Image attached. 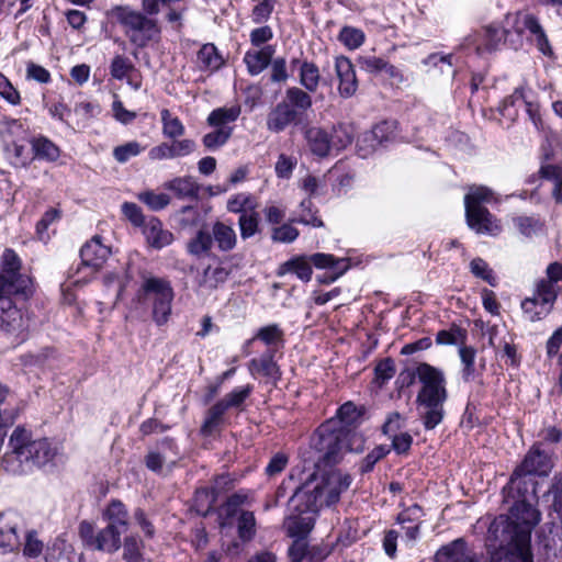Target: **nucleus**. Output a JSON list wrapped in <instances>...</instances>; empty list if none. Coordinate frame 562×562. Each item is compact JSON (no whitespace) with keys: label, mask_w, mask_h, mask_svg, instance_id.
I'll return each mask as SVG.
<instances>
[{"label":"nucleus","mask_w":562,"mask_h":562,"mask_svg":"<svg viewBox=\"0 0 562 562\" xmlns=\"http://www.w3.org/2000/svg\"><path fill=\"white\" fill-rule=\"evenodd\" d=\"M162 134L168 138H177L184 134V126L178 116L171 114L168 109L160 112Z\"/></svg>","instance_id":"obj_38"},{"label":"nucleus","mask_w":562,"mask_h":562,"mask_svg":"<svg viewBox=\"0 0 562 562\" xmlns=\"http://www.w3.org/2000/svg\"><path fill=\"white\" fill-rule=\"evenodd\" d=\"M435 560L436 562H476L462 538L441 547L437 551Z\"/></svg>","instance_id":"obj_19"},{"label":"nucleus","mask_w":562,"mask_h":562,"mask_svg":"<svg viewBox=\"0 0 562 562\" xmlns=\"http://www.w3.org/2000/svg\"><path fill=\"white\" fill-rule=\"evenodd\" d=\"M134 70V65L127 57L116 55L111 63L110 74L113 78L122 80L128 77V74Z\"/></svg>","instance_id":"obj_53"},{"label":"nucleus","mask_w":562,"mask_h":562,"mask_svg":"<svg viewBox=\"0 0 562 562\" xmlns=\"http://www.w3.org/2000/svg\"><path fill=\"white\" fill-rule=\"evenodd\" d=\"M274 46L266 45L259 49L247 50L244 55V63L251 76L261 74L271 63L274 55Z\"/></svg>","instance_id":"obj_20"},{"label":"nucleus","mask_w":562,"mask_h":562,"mask_svg":"<svg viewBox=\"0 0 562 562\" xmlns=\"http://www.w3.org/2000/svg\"><path fill=\"white\" fill-rule=\"evenodd\" d=\"M561 288L546 279L537 282L533 295L521 303V308L529 321L537 322L549 315L557 301Z\"/></svg>","instance_id":"obj_11"},{"label":"nucleus","mask_w":562,"mask_h":562,"mask_svg":"<svg viewBox=\"0 0 562 562\" xmlns=\"http://www.w3.org/2000/svg\"><path fill=\"white\" fill-rule=\"evenodd\" d=\"M518 22L521 23L524 27L530 32V34L533 36L532 41L536 43L538 49L542 54H552L547 35L544 34L539 21L533 15L524 14L518 18Z\"/></svg>","instance_id":"obj_28"},{"label":"nucleus","mask_w":562,"mask_h":562,"mask_svg":"<svg viewBox=\"0 0 562 562\" xmlns=\"http://www.w3.org/2000/svg\"><path fill=\"white\" fill-rule=\"evenodd\" d=\"M493 200V191L486 187H472L464 198L468 225L479 234L495 235L501 226L488 210L482 206Z\"/></svg>","instance_id":"obj_9"},{"label":"nucleus","mask_w":562,"mask_h":562,"mask_svg":"<svg viewBox=\"0 0 562 562\" xmlns=\"http://www.w3.org/2000/svg\"><path fill=\"white\" fill-rule=\"evenodd\" d=\"M353 140V128L348 124H338L330 135L331 148L342 149Z\"/></svg>","instance_id":"obj_43"},{"label":"nucleus","mask_w":562,"mask_h":562,"mask_svg":"<svg viewBox=\"0 0 562 562\" xmlns=\"http://www.w3.org/2000/svg\"><path fill=\"white\" fill-rule=\"evenodd\" d=\"M552 468V461L549 453L540 449V445H535L519 467L512 474L507 485L509 492L517 491L520 493L521 485H526L527 481L524 476L528 474L547 475Z\"/></svg>","instance_id":"obj_12"},{"label":"nucleus","mask_w":562,"mask_h":562,"mask_svg":"<svg viewBox=\"0 0 562 562\" xmlns=\"http://www.w3.org/2000/svg\"><path fill=\"white\" fill-rule=\"evenodd\" d=\"M527 95L524 88H517L514 93L507 97L502 104L501 112L504 116L514 119L517 115L516 108L524 105Z\"/></svg>","instance_id":"obj_48"},{"label":"nucleus","mask_w":562,"mask_h":562,"mask_svg":"<svg viewBox=\"0 0 562 562\" xmlns=\"http://www.w3.org/2000/svg\"><path fill=\"white\" fill-rule=\"evenodd\" d=\"M111 254L108 246L103 245L99 236L92 237L80 249V258L85 268L92 272L99 270Z\"/></svg>","instance_id":"obj_15"},{"label":"nucleus","mask_w":562,"mask_h":562,"mask_svg":"<svg viewBox=\"0 0 562 562\" xmlns=\"http://www.w3.org/2000/svg\"><path fill=\"white\" fill-rule=\"evenodd\" d=\"M173 299L175 291L169 280L143 273L139 286L130 304V315L145 319L150 312L153 322L158 327L164 326L171 317Z\"/></svg>","instance_id":"obj_4"},{"label":"nucleus","mask_w":562,"mask_h":562,"mask_svg":"<svg viewBox=\"0 0 562 562\" xmlns=\"http://www.w3.org/2000/svg\"><path fill=\"white\" fill-rule=\"evenodd\" d=\"M297 116L312 108L313 101L308 91L297 87L286 89L285 97L282 100Z\"/></svg>","instance_id":"obj_29"},{"label":"nucleus","mask_w":562,"mask_h":562,"mask_svg":"<svg viewBox=\"0 0 562 562\" xmlns=\"http://www.w3.org/2000/svg\"><path fill=\"white\" fill-rule=\"evenodd\" d=\"M20 270L21 260L18 255L5 249L0 266V328L9 336L23 339L27 324L12 296L26 295L31 291L32 280Z\"/></svg>","instance_id":"obj_1"},{"label":"nucleus","mask_w":562,"mask_h":562,"mask_svg":"<svg viewBox=\"0 0 562 562\" xmlns=\"http://www.w3.org/2000/svg\"><path fill=\"white\" fill-rule=\"evenodd\" d=\"M10 451L2 458V467L7 472L20 474L33 465L44 467L58 454L59 448L48 439L32 440L31 432L18 427L9 440Z\"/></svg>","instance_id":"obj_5"},{"label":"nucleus","mask_w":562,"mask_h":562,"mask_svg":"<svg viewBox=\"0 0 562 562\" xmlns=\"http://www.w3.org/2000/svg\"><path fill=\"white\" fill-rule=\"evenodd\" d=\"M467 337L465 330L453 327L450 330H440L437 334V342L440 345H457L462 344Z\"/></svg>","instance_id":"obj_61"},{"label":"nucleus","mask_w":562,"mask_h":562,"mask_svg":"<svg viewBox=\"0 0 562 562\" xmlns=\"http://www.w3.org/2000/svg\"><path fill=\"white\" fill-rule=\"evenodd\" d=\"M144 149L145 147H143L138 142L132 140L116 146L113 149V157L117 162L124 164L131 158L138 156Z\"/></svg>","instance_id":"obj_49"},{"label":"nucleus","mask_w":562,"mask_h":562,"mask_svg":"<svg viewBox=\"0 0 562 562\" xmlns=\"http://www.w3.org/2000/svg\"><path fill=\"white\" fill-rule=\"evenodd\" d=\"M228 408L222 401L215 403L206 413L205 420L202 425V432L204 435H211L215 428L221 424L222 417Z\"/></svg>","instance_id":"obj_39"},{"label":"nucleus","mask_w":562,"mask_h":562,"mask_svg":"<svg viewBox=\"0 0 562 562\" xmlns=\"http://www.w3.org/2000/svg\"><path fill=\"white\" fill-rule=\"evenodd\" d=\"M311 265L312 261L310 257L301 256L292 258L280 266L279 276L294 273L300 280L308 282L313 273Z\"/></svg>","instance_id":"obj_30"},{"label":"nucleus","mask_w":562,"mask_h":562,"mask_svg":"<svg viewBox=\"0 0 562 562\" xmlns=\"http://www.w3.org/2000/svg\"><path fill=\"white\" fill-rule=\"evenodd\" d=\"M142 548L143 543L139 538L133 535L127 536L123 542V559L126 562H142Z\"/></svg>","instance_id":"obj_46"},{"label":"nucleus","mask_w":562,"mask_h":562,"mask_svg":"<svg viewBox=\"0 0 562 562\" xmlns=\"http://www.w3.org/2000/svg\"><path fill=\"white\" fill-rule=\"evenodd\" d=\"M78 533L83 546L91 550L113 554L122 547V530L113 529V526L95 532L93 524L83 520L79 524Z\"/></svg>","instance_id":"obj_10"},{"label":"nucleus","mask_w":562,"mask_h":562,"mask_svg":"<svg viewBox=\"0 0 562 562\" xmlns=\"http://www.w3.org/2000/svg\"><path fill=\"white\" fill-rule=\"evenodd\" d=\"M299 116L283 101L278 103L268 114L267 128L272 133L284 131Z\"/></svg>","instance_id":"obj_22"},{"label":"nucleus","mask_w":562,"mask_h":562,"mask_svg":"<svg viewBox=\"0 0 562 562\" xmlns=\"http://www.w3.org/2000/svg\"><path fill=\"white\" fill-rule=\"evenodd\" d=\"M339 41L349 49H356L363 44L364 33L360 29L345 26L339 33Z\"/></svg>","instance_id":"obj_50"},{"label":"nucleus","mask_w":562,"mask_h":562,"mask_svg":"<svg viewBox=\"0 0 562 562\" xmlns=\"http://www.w3.org/2000/svg\"><path fill=\"white\" fill-rule=\"evenodd\" d=\"M213 245L212 234L205 229H199L195 236L188 243V251L193 256L207 254Z\"/></svg>","instance_id":"obj_37"},{"label":"nucleus","mask_w":562,"mask_h":562,"mask_svg":"<svg viewBox=\"0 0 562 562\" xmlns=\"http://www.w3.org/2000/svg\"><path fill=\"white\" fill-rule=\"evenodd\" d=\"M33 159L56 161L60 157V148L46 136H35L30 140Z\"/></svg>","instance_id":"obj_27"},{"label":"nucleus","mask_w":562,"mask_h":562,"mask_svg":"<svg viewBox=\"0 0 562 562\" xmlns=\"http://www.w3.org/2000/svg\"><path fill=\"white\" fill-rule=\"evenodd\" d=\"M225 59L212 43L204 44L196 55V65L201 71L214 72L222 68Z\"/></svg>","instance_id":"obj_24"},{"label":"nucleus","mask_w":562,"mask_h":562,"mask_svg":"<svg viewBox=\"0 0 562 562\" xmlns=\"http://www.w3.org/2000/svg\"><path fill=\"white\" fill-rule=\"evenodd\" d=\"M103 518L108 521L106 526H113V529L125 532L128 528V512L125 505L119 499H112L103 512Z\"/></svg>","instance_id":"obj_26"},{"label":"nucleus","mask_w":562,"mask_h":562,"mask_svg":"<svg viewBox=\"0 0 562 562\" xmlns=\"http://www.w3.org/2000/svg\"><path fill=\"white\" fill-rule=\"evenodd\" d=\"M257 203L254 201L250 194L238 193L232 196L227 202V210L232 213H249L256 210Z\"/></svg>","instance_id":"obj_44"},{"label":"nucleus","mask_w":562,"mask_h":562,"mask_svg":"<svg viewBox=\"0 0 562 562\" xmlns=\"http://www.w3.org/2000/svg\"><path fill=\"white\" fill-rule=\"evenodd\" d=\"M422 384L416 403L424 427L427 430L436 428L445 417V403L448 398L446 378L442 371L428 364L420 363L412 371L400 374L403 385H412L415 379Z\"/></svg>","instance_id":"obj_3"},{"label":"nucleus","mask_w":562,"mask_h":562,"mask_svg":"<svg viewBox=\"0 0 562 562\" xmlns=\"http://www.w3.org/2000/svg\"><path fill=\"white\" fill-rule=\"evenodd\" d=\"M301 213L297 220H293V222H297L304 225H311L314 227H323V221L316 215V212L313 211V203L310 199H305L301 202Z\"/></svg>","instance_id":"obj_51"},{"label":"nucleus","mask_w":562,"mask_h":562,"mask_svg":"<svg viewBox=\"0 0 562 562\" xmlns=\"http://www.w3.org/2000/svg\"><path fill=\"white\" fill-rule=\"evenodd\" d=\"M211 234L213 243L215 241L218 249L222 251H229L234 249L237 244L235 229L223 222L214 223Z\"/></svg>","instance_id":"obj_31"},{"label":"nucleus","mask_w":562,"mask_h":562,"mask_svg":"<svg viewBox=\"0 0 562 562\" xmlns=\"http://www.w3.org/2000/svg\"><path fill=\"white\" fill-rule=\"evenodd\" d=\"M238 535L241 540L249 541L256 533V519L252 512L241 510L237 519Z\"/></svg>","instance_id":"obj_45"},{"label":"nucleus","mask_w":562,"mask_h":562,"mask_svg":"<svg viewBox=\"0 0 562 562\" xmlns=\"http://www.w3.org/2000/svg\"><path fill=\"white\" fill-rule=\"evenodd\" d=\"M375 380L380 384H384L386 381L391 380L395 374V364L394 361L390 358H386L380 361L375 369Z\"/></svg>","instance_id":"obj_64"},{"label":"nucleus","mask_w":562,"mask_h":562,"mask_svg":"<svg viewBox=\"0 0 562 562\" xmlns=\"http://www.w3.org/2000/svg\"><path fill=\"white\" fill-rule=\"evenodd\" d=\"M360 417L357 406L352 402L341 405L335 418L322 424L312 438V447L319 453L327 464L337 463L346 451L357 450L361 438L349 426Z\"/></svg>","instance_id":"obj_2"},{"label":"nucleus","mask_w":562,"mask_h":562,"mask_svg":"<svg viewBox=\"0 0 562 562\" xmlns=\"http://www.w3.org/2000/svg\"><path fill=\"white\" fill-rule=\"evenodd\" d=\"M167 188L180 199H196L199 194V186L190 177L176 178L168 183Z\"/></svg>","instance_id":"obj_33"},{"label":"nucleus","mask_w":562,"mask_h":562,"mask_svg":"<svg viewBox=\"0 0 562 562\" xmlns=\"http://www.w3.org/2000/svg\"><path fill=\"white\" fill-rule=\"evenodd\" d=\"M470 270L476 277L486 281L491 285H495V278L487 262L482 258H474L470 262Z\"/></svg>","instance_id":"obj_60"},{"label":"nucleus","mask_w":562,"mask_h":562,"mask_svg":"<svg viewBox=\"0 0 562 562\" xmlns=\"http://www.w3.org/2000/svg\"><path fill=\"white\" fill-rule=\"evenodd\" d=\"M252 392L251 385L236 387L221 400L227 408L239 407Z\"/></svg>","instance_id":"obj_55"},{"label":"nucleus","mask_w":562,"mask_h":562,"mask_svg":"<svg viewBox=\"0 0 562 562\" xmlns=\"http://www.w3.org/2000/svg\"><path fill=\"white\" fill-rule=\"evenodd\" d=\"M390 452V448L384 445L376 446L362 460L360 470L363 473L370 472L375 463Z\"/></svg>","instance_id":"obj_59"},{"label":"nucleus","mask_w":562,"mask_h":562,"mask_svg":"<svg viewBox=\"0 0 562 562\" xmlns=\"http://www.w3.org/2000/svg\"><path fill=\"white\" fill-rule=\"evenodd\" d=\"M21 526V518L13 513L0 515V551H13L21 544L18 530Z\"/></svg>","instance_id":"obj_17"},{"label":"nucleus","mask_w":562,"mask_h":562,"mask_svg":"<svg viewBox=\"0 0 562 562\" xmlns=\"http://www.w3.org/2000/svg\"><path fill=\"white\" fill-rule=\"evenodd\" d=\"M350 483L348 474L336 470L322 475L313 474L295 488L291 501L302 507L303 512L317 513L322 507L337 503Z\"/></svg>","instance_id":"obj_6"},{"label":"nucleus","mask_w":562,"mask_h":562,"mask_svg":"<svg viewBox=\"0 0 562 562\" xmlns=\"http://www.w3.org/2000/svg\"><path fill=\"white\" fill-rule=\"evenodd\" d=\"M305 139L314 155L325 157L331 148L330 136L318 126H310L305 130Z\"/></svg>","instance_id":"obj_25"},{"label":"nucleus","mask_w":562,"mask_h":562,"mask_svg":"<svg viewBox=\"0 0 562 562\" xmlns=\"http://www.w3.org/2000/svg\"><path fill=\"white\" fill-rule=\"evenodd\" d=\"M169 146L171 159L188 156L196 148V144L192 139L175 140Z\"/></svg>","instance_id":"obj_63"},{"label":"nucleus","mask_w":562,"mask_h":562,"mask_svg":"<svg viewBox=\"0 0 562 562\" xmlns=\"http://www.w3.org/2000/svg\"><path fill=\"white\" fill-rule=\"evenodd\" d=\"M295 508L301 513L297 516L289 517L286 520L288 532L293 538L304 537L313 529L315 522V514L311 512L301 510L302 507H299L296 503H293Z\"/></svg>","instance_id":"obj_23"},{"label":"nucleus","mask_w":562,"mask_h":562,"mask_svg":"<svg viewBox=\"0 0 562 562\" xmlns=\"http://www.w3.org/2000/svg\"><path fill=\"white\" fill-rule=\"evenodd\" d=\"M138 198L153 211H159L166 207L170 202V199L167 194L155 193L153 191L143 192L138 195Z\"/></svg>","instance_id":"obj_56"},{"label":"nucleus","mask_w":562,"mask_h":562,"mask_svg":"<svg viewBox=\"0 0 562 562\" xmlns=\"http://www.w3.org/2000/svg\"><path fill=\"white\" fill-rule=\"evenodd\" d=\"M299 231L291 224H283L272 229L271 239L274 243L290 244L299 237Z\"/></svg>","instance_id":"obj_58"},{"label":"nucleus","mask_w":562,"mask_h":562,"mask_svg":"<svg viewBox=\"0 0 562 562\" xmlns=\"http://www.w3.org/2000/svg\"><path fill=\"white\" fill-rule=\"evenodd\" d=\"M507 31L498 25H488L481 33L469 37V45H473L476 53L496 50L505 41Z\"/></svg>","instance_id":"obj_16"},{"label":"nucleus","mask_w":562,"mask_h":562,"mask_svg":"<svg viewBox=\"0 0 562 562\" xmlns=\"http://www.w3.org/2000/svg\"><path fill=\"white\" fill-rule=\"evenodd\" d=\"M310 260L316 268L331 269L337 276H341L348 268L346 259H338L329 254L317 252L312 255Z\"/></svg>","instance_id":"obj_35"},{"label":"nucleus","mask_w":562,"mask_h":562,"mask_svg":"<svg viewBox=\"0 0 562 562\" xmlns=\"http://www.w3.org/2000/svg\"><path fill=\"white\" fill-rule=\"evenodd\" d=\"M395 121H383L373 126L371 131L364 132L357 142L358 154L366 158L375 151L378 146L391 140L396 131Z\"/></svg>","instance_id":"obj_13"},{"label":"nucleus","mask_w":562,"mask_h":562,"mask_svg":"<svg viewBox=\"0 0 562 562\" xmlns=\"http://www.w3.org/2000/svg\"><path fill=\"white\" fill-rule=\"evenodd\" d=\"M519 549H495L490 554L488 562H524L522 555L519 554ZM531 562H533V554L531 553Z\"/></svg>","instance_id":"obj_54"},{"label":"nucleus","mask_w":562,"mask_h":562,"mask_svg":"<svg viewBox=\"0 0 562 562\" xmlns=\"http://www.w3.org/2000/svg\"><path fill=\"white\" fill-rule=\"evenodd\" d=\"M423 516V508L419 505L414 504L398 514L397 522L401 525H422Z\"/></svg>","instance_id":"obj_62"},{"label":"nucleus","mask_w":562,"mask_h":562,"mask_svg":"<svg viewBox=\"0 0 562 562\" xmlns=\"http://www.w3.org/2000/svg\"><path fill=\"white\" fill-rule=\"evenodd\" d=\"M358 64L360 68L370 74H378L381 71H386L390 75L394 74V66L390 65L383 58L376 56H362L358 58Z\"/></svg>","instance_id":"obj_40"},{"label":"nucleus","mask_w":562,"mask_h":562,"mask_svg":"<svg viewBox=\"0 0 562 562\" xmlns=\"http://www.w3.org/2000/svg\"><path fill=\"white\" fill-rule=\"evenodd\" d=\"M240 112L239 105L217 108L209 114L207 123L214 127L227 126V124L235 122L239 117Z\"/></svg>","instance_id":"obj_32"},{"label":"nucleus","mask_w":562,"mask_h":562,"mask_svg":"<svg viewBox=\"0 0 562 562\" xmlns=\"http://www.w3.org/2000/svg\"><path fill=\"white\" fill-rule=\"evenodd\" d=\"M335 70L339 79V94L342 98L352 97L358 89V81L350 59L344 56L337 57L335 61Z\"/></svg>","instance_id":"obj_18"},{"label":"nucleus","mask_w":562,"mask_h":562,"mask_svg":"<svg viewBox=\"0 0 562 562\" xmlns=\"http://www.w3.org/2000/svg\"><path fill=\"white\" fill-rule=\"evenodd\" d=\"M276 0H262L256 4L251 12V21L255 24H262L267 22L274 9Z\"/></svg>","instance_id":"obj_57"},{"label":"nucleus","mask_w":562,"mask_h":562,"mask_svg":"<svg viewBox=\"0 0 562 562\" xmlns=\"http://www.w3.org/2000/svg\"><path fill=\"white\" fill-rule=\"evenodd\" d=\"M7 151L15 166L26 167L33 160L32 149L30 150L24 144L13 143Z\"/></svg>","instance_id":"obj_52"},{"label":"nucleus","mask_w":562,"mask_h":562,"mask_svg":"<svg viewBox=\"0 0 562 562\" xmlns=\"http://www.w3.org/2000/svg\"><path fill=\"white\" fill-rule=\"evenodd\" d=\"M112 14L124 27V33L133 45L143 48L159 38L160 27L157 21L142 12L128 5H116L112 9Z\"/></svg>","instance_id":"obj_8"},{"label":"nucleus","mask_w":562,"mask_h":562,"mask_svg":"<svg viewBox=\"0 0 562 562\" xmlns=\"http://www.w3.org/2000/svg\"><path fill=\"white\" fill-rule=\"evenodd\" d=\"M238 226L243 239L252 237L258 232L259 214L256 210L239 215Z\"/></svg>","instance_id":"obj_47"},{"label":"nucleus","mask_w":562,"mask_h":562,"mask_svg":"<svg viewBox=\"0 0 562 562\" xmlns=\"http://www.w3.org/2000/svg\"><path fill=\"white\" fill-rule=\"evenodd\" d=\"M143 233L148 245L156 249H161L173 240L172 233L165 229L162 223L156 217H151L145 223Z\"/></svg>","instance_id":"obj_21"},{"label":"nucleus","mask_w":562,"mask_h":562,"mask_svg":"<svg viewBox=\"0 0 562 562\" xmlns=\"http://www.w3.org/2000/svg\"><path fill=\"white\" fill-rule=\"evenodd\" d=\"M510 515L515 525L519 527L520 532L529 535V543H531V531L540 522L541 513L525 496L515 502L510 507Z\"/></svg>","instance_id":"obj_14"},{"label":"nucleus","mask_w":562,"mask_h":562,"mask_svg":"<svg viewBox=\"0 0 562 562\" xmlns=\"http://www.w3.org/2000/svg\"><path fill=\"white\" fill-rule=\"evenodd\" d=\"M251 374H261L263 376H274L278 372L277 363L271 355H263L255 358L249 363Z\"/></svg>","instance_id":"obj_42"},{"label":"nucleus","mask_w":562,"mask_h":562,"mask_svg":"<svg viewBox=\"0 0 562 562\" xmlns=\"http://www.w3.org/2000/svg\"><path fill=\"white\" fill-rule=\"evenodd\" d=\"M233 128L229 126L216 127L203 136V145L211 150L217 149L225 145L232 136Z\"/></svg>","instance_id":"obj_41"},{"label":"nucleus","mask_w":562,"mask_h":562,"mask_svg":"<svg viewBox=\"0 0 562 562\" xmlns=\"http://www.w3.org/2000/svg\"><path fill=\"white\" fill-rule=\"evenodd\" d=\"M487 552L495 549H519L524 562H531L529 535L520 532L519 527L508 516L499 515L490 525L486 536Z\"/></svg>","instance_id":"obj_7"},{"label":"nucleus","mask_w":562,"mask_h":562,"mask_svg":"<svg viewBox=\"0 0 562 562\" xmlns=\"http://www.w3.org/2000/svg\"><path fill=\"white\" fill-rule=\"evenodd\" d=\"M228 274V270L223 267H207L199 281V286L206 291H212L220 284H223L227 280Z\"/></svg>","instance_id":"obj_34"},{"label":"nucleus","mask_w":562,"mask_h":562,"mask_svg":"<svg viewBox=\"0 0 562 562\" xmlns=\"http://www.w3.org/2000/svg\"><path fill=\"white\" fill-rule=\"evenodd\" d=\"M300 83L308 91L315 92L319 86L321 74L318 67L311 61H303L300 67Z\"/></svg>","instance_id":"obj_36"}]
</instances>
